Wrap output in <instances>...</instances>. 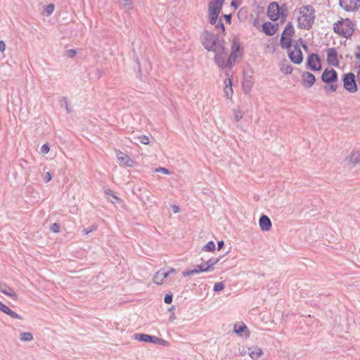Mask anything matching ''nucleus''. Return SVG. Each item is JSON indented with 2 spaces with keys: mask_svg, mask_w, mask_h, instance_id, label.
<instances>
[{
  "mask_svg": "<svg viewBox=\"0 0 360 360\" xmlns=\"http://www.w3.org/2000/svg\"><path fill=\"white\" fill-rule=\"evenodd\" d=\"M301 17L297 19L298 27L301 29L310 30L315 20V10L311 5L303 6L300 9Z\"/></svg>",
  "mask_w": 360,
  "mask_h": 360,
  "instance_id": "obj_1",
  "label": "nucleus"
},
{
  "mask_svg": "<svg viewBox=\"0 0 360 360\" xmlns=\"http://www.w3.org/2000/svg\"><path fill=\"white\" fill-rule=\"evenodd\" d=\"M219 34H214L212 32L205 30L202 34V41L204 48L208 51L216 50V46L219 44Z\"/></svg>",
  "mask_w": 360,
  "mask_h": 360,
  "instance_id": "obj_2",
  "label": "nucleus"
},
{
  "mask_svg": "<svg viewBox=\"0 0 360 360\" xmlns=\"http://www.w3.org/2000/svg\"><path fill=\"white\" fill-rule=\"evenodd\" d=\"M133 339L139 342L153 343L158 345L169 347V342L165 340L160 338L155 335H151L145 333H135L133 335Z\"/></svg>",
  "mask_w": 360,
  "mask_h": 360,
  "instance_id": "obj_3",
  "label": "nucleus"
},
{
  "mask_svg": "<svg viewBox=\"0 0 360 360\" xmlns=\"http://www.w3.org/2000/svg\"><path fill=\"white\" fill-rule=\"evenodd\" d=\"M354 31V24L349 19H343L341 18L340 20H339V35H342L345 38H348L352 35Z\"/></svg>",
  "mask_w": 360,
  "mask_h": 360,
  "instance_id": "obj_4",
  "label": "nucleus"
},
{
  "mask_svg": "<svg viewBox=\"0 0 360 360\" xmlns=\"http://www.w3.org/2000/svg\"><path fill=\"white\" fill-rule=\"evenodd\" d=\"M280 11V6L278 3L276 1H272L268 6L266 15L272 21H276L281 19V22H283L285 21V19H283V15Z\"/></svg>",
  "mask_w": 360,
  "mask_h": 360,
  "instance_id": "obj_5",
  "label": "nucleus"
},
{
  "mask_svg": "<svg viewBox=\"0 0 360 360\" xmlns=\"http://www.w3.org/2000/svg\"><path fill=\"white\" fill-rule=\"evenodd\" d=\"M306 68L314 72L320 71L322 69L321 59L318 53H312L308 55Z\"/></svg>",
  "mask_w": 360,
  "mask_h": 360,
  "instance_id": "obj_6",
  "label": "nucleus"
},
{
  "mask_svg": "<svg viewBox=\"0 0 360 360\" xmlns=\"http://www.w3.org/2000/svg\"><path fill=\"white\" fill-rule=\"evenodd\" d=\"M214 61L222 70L226 68L231 69L234 66V63L229 56H222L219 52L215 53Z\"/></svg>",
  "mask_w": 360,
  "mask_h": 360,
  "instance_id": "obj_7",
  "label": "nucleus"
},
{
  "mask_svg": "<svg viewBox=\"0 0 360 360\" xmlns=\"http://www.w3.org/2000/svg\"><path fill=\"white\" fill-rule=\"evenodd\" d=\"M343 84L345 89L350 93H355L357 91L355 75L352 72L346 74L344 76Z\"/></svg>",
  "mask_w": 360,
  "mask_h": 360,
  "instance_id": "obj_8",
  "label": "nucleus"
},
{
  "mask_svg": "<svg viewBox=\"0 0 360 360\" xmlns=\"http://www.w3.org/2000/svg\"><path fill=\"white\" fill-rule=\"evenodd\" d=\"M288 55L290 61L295 65H300L303 61V54L297 44L294 45V50H288Z\"/></svg>",
  "mask_w": 360,
  "mask_h": 360,
  "instance_id": "obj_9",
  "label": "nucleus"
},
{
  "mask_svg": "<svg viewBox=\"0 0 360 360\" xmlns=\"http://www.w3.org/2000/svg\"><path fill=\"white\" fill-rule=\"evenodd\" d=\"M321 80L323 82L329 84L338 80V72L333 68H326L321 75Z\"/></svg>",
  "mask_w": 360,
  "mask_h": 360,
  "instance_id": "obj_10",
  "label": "nucleus"
},
{
  "mask_svg": "<svg viewBox=\"0 0 360 360\" xmlns=\"http://www.w3.org/2000/svg\"><path fill=\"white\" fill-rule=\"evenodd\" d=\"M339 6L346 11H353L360 6V0H339Z\"/></svg>",
  "mask_w": 360,
  "mask_h": 360,
  "instance_id": "obj_11",
  "label": "nucleus"
},
{
  "mask_svg": "<svg viewBox=\"0 0 360 360\" xmlns=\"http://www.w3.org/2000/svg\"><path fill=\"white\" fill-rule=\"evenodd\" d=\"M278 23H272L271 22H264L262 25V31L267 36L274 35L278 30Z\"/></svg>",
  "mask_w": 360,
  "mask_h": 360,
  "instance_id": "obj_12",
  "label": "nucleus"
},
{
  "mask_svg": "<svg viewBox=\"0 0 360 360\" xmlns=\"http://www.w3.org/2000/svg\"><path fill=\"white\" fill-rule=\"evenodd\" d=\"M301 77V84L305 88L311 87L316 82L315 75L309 72H303Z\"/></svg>",
  "mask_w": 360,
  "mask_h": 360,
  "instance_id": "obj_13",
  "label": "nucleus"
},
{
  "mask_svg": "<svg viewBox=\"0 0 360 360\" xmlns=\"http://www.w3.org/2000/svg\"><path fill=\"white\" fill-rule=\"evenodd\" d=\"M241 49L239 40L237 38H234L231 44V53L229 56L233 63H236V59L239 57V52Z\"/></svg>",
  "mask_w": 360,
  "mask_h": 360,
  "instance_id": "obj_14",
  "label": "nucleus"
},
{
  "mask_svg": "<svg viewBox=\"0 0 360 360\" xmlns=\"http://www.w3.org/2000/svg\"><path fill=\"white\" fill-rule=\"evenodd\" d=\"M327 63L333 66L338 67V51L335 48L326 49Z\"/></svg>",
  "mask_w": 360,
  "mask_h": 360,
  "instance_id": "obj_15",
  "label": "nucleus"
},
{
  "mask_svg": "<svg viewBox=\"0 0 360 360\" xmlns=\"http://www.w3.org/2000/svg\"><path fill=\"white\" fill-rule=\"evenodd\" d=\"M259 227L263 231H268L271 229V221L267 215L262 214L259 219Z\"/></svg>",
  "mask_w": 360,
  "mask_h": 360,
  "instance_id": "obj_16",
  "label": "nucleus"
},
{
  "mask_svg": "<svg viewBox=\"0 0 360 360\" xmlns=\"http://www.w3.org/2000/svg\"><path fill=\"white\" fill-rule=\"evenodd\" d=\"M210 270L206 269V264H198L195 269L183 271V276L186 277L188 276L194 275L200 272H208Z\"/></svg>",
  "mask_w": 360,
  "mask_h": 360,
  "instance_id": "obj_17",
  "label": "nucleus"
},
{
  "mask_svg": "<svg viewBox=\"0 0 360 360\" xmlns=\"http://www.w3.org/2000/svg\"><path fill=\"white\" fill-rule=\"evenodd\" d=\"M117 159L119 161H120L124 165L129 167H133L136 164L135 161H134L131 158H129V155L124 154L120 151L117 154Z\"/></svg>",
  "mask_w": 360,
  "mask_h": 360,
  "instance_id": "obj_18",
  "label": "nucleus"
},
{
  "mask_svg": "<svg viewBox=\"0 0 360 360\" xmlns=\"http://www.w3.org/2000/svg\"><path fill=\"white\" fill-rule=\"evenodd\" d=\"M248 354L253 360H257L263 354V351L258 346H252L248 348Z\"/></svg>",
  "mask_w": 360,
  "mask_h": 360,
  "instance_id": "obj_19",
  "label": "nucleus"
},
{
  "mask_svg": "<svg viewBox=\"0 0 360 360\" xmlns=\"http://www.w3.org/2000/svg\"><path fill=\"white\" fill-rule=\"evenodd\" d=\"M0 292L9 297L13 300L17 301L18 300V295L13 291V290L6 285H0Z\"/></svg>",
  "mask_w": 360,
  "mask_h": 360,
  "instance_id": "obj_20",
  "label": "nucleus"
},
{
  "mask_svg": "<svg viewBox=\"0 0 360 360\" xmlns=\"http://www.w3.org/2000/svg\"><path fill=\"white\" fill-rule=\"evenodd\" d=\"M133 59L136 65V66L134 67V71L136 72V76L137 78L141 79L142 74H141V63H140L139 57L134 49H133Z\"/></svg>",
  "mask_w": 360,
  "mask_h": 360,
  "instance_id": "obj_21",
  "label": "nucleus"
},
{
  "mask_svg": "<svg viewBox=\"0 0 360 360\" xmlns=\"http://www.w3.org/2000/svg\"><path fill=\"white\" fill-rule=\"evenodd\" d=\"M225 0H210L208 3V9H215L221 11Z\"/></svg>",
  "mask_w": 360,
  "mask_h": 360,
  "instance_id": "obj_22",
  "label": "nucleus"
},
{
  "mask_svg": "<svg viewBox=\"0 0 360 360\" xmlns=\"http://www.w3.org/2000/svg\"><path fill=\"white\" fill-rule=\"evenodd\" d=\"M220 13L221 11L215 9H208L209 22L211 25H214L217 23Z\"/></svg>",
  "mask_w": 360,
  "mask_h": 360,
  "instance_id": "obj_23",
  "label": "nucleus"
},
{
  "mask_svg": "<svg viewBox=\"0 0 360 360\" xmlns=\"http://www.w3.org/2000/svg\"><path fill=\"white\" fill-rule=\"evenodd\" d=\"M360 162V151L354 152L349 158L345 160L347 165H356Z\"/></svg>",
  "mask_w": 360,
  "mask_h": 360,
  "instance_id": "obj_24",
  "label": "nucleus"
},
{
  "mask_svg": "<svg viewBox=\"0 0 360 360\" xmlns=\"http://www.w3.org/2000/svg\"><path fill=\"white\" fill-rule=\"evenodd\" d=\"M245 331L248 332V328L243 322L236 323L233 326V332L239 336H243V333Z\"/></svg>",
  "mask_w": 360,
  "mask_h": 360,
  "instance_id": "obj_25",
  "label": "nucleus"
},
{
  "mask_svg": "<svg viewBox=\"0 0 360 360\" xmlns=\"http://www.w3.org/2000/svg\"><path fill=\"white\" fill-rule=\"evenodd\" d=\"M295 34L293 25L291 22H288L282 32L281 36L292 37Z\"/></svg>",
  "mask_w": 360,
  "mask_h": 360,
  "instance_id": "obj_26",
  "label": "nucleus"
},
{
  "mask_svg": "<svg viewBox=\"0 0 360 360\" xmlns=\"http://www.w3.org/2000/svg\"><path fill=\"white\" fill-rule=\"evenodd\" d=\"M292 37L281 36L280 44L283 49L290 50V49L292 46Z\"/></svg>",
  "mask_w": 360,
  "mask_h": 360,
  "instance_id": "obj_27",
  "label": "nucleus"
},
{
  "mask_svg": "<svg viewBox=\"0 0 360 360\" xmlns=\"http://www.w3.org/2000/svg\"><path fill=\"white\" fill-rule=\"evenodd\" d=\"M224 40L221 39L219 41V44H217L216 46V50L213 51L214 53H221L222 56H228V52L226 51V49H225L224 46Z\"/></svg>",
  "mask_w": 360,
  "mask_h": 360,
  "instance_id": "obj_28",
  "label": "nucleus"
},
{
  "mask_svg": "<svg viewBox=\"0 0 360 360\" xmlns=\"http://www.w3.org/2000/svg\"><path fill=\"white\" fill-rule=\"evenodd\" d=\"M221 257H217V258H214V257L210 258L206 262V269L207 270H210V271H212L214 269L213 266L215 265L216 264H217L219 262Z\"/></svg>",
  "mask_w": 360,
  "mask_h": 360,
  "instance_id": "obj_29",
  "label": "nucleus"
},
{
  "mask_svg": "<svg viewBox=\"0 0 360 360\" xmlns=\"http://www.w3.org/2000/svg\"><path fill=\"white\" fill-rule=\"evenodd\" d=\"M20 340L22 342H29L33 340V335L30 332H22L20 334Z\"/></svg>",
  "mask_w": 360,
  "mask_h": 360,
  "instance_id": "obj_30",
  "label": "nucleus"
},
{
  "mask_svg": "<svg viewBox=\"0 0 360 360\" xmlns=\"http://www.w3.org/2000/svg\"><path fill=\"white\" fill-rule=\"evenodd\" d=\"M214 25H215V28L217 30H220V32L219 34L220 35V34H221L222 37H224L226 35V32L225 26H224V23L222 22L221 20L220 19L219 20H218Z\"/></svg>",
  "mask_w": 360,
  "mask_h": 360,
  "instance_id": "obj_31",
  "label": "nucleus"
},
{
  "mask_svg": "<svg viewBox=\"0 0 360 360\" xmlns=\"http://www.w3.org/2000/svg\"><path fill=\"white\" fill-rule=\"evenodd\" d=\"M293 68L290 64H282L280 67V70L283 74L288 75L292 72Z\"/></svg>",
  "mask_w": 360,
  "mask_h": 360,
  "instance_id": "obj_32",
  "label": "nucleus"
},
{
  "mask_svg": "<svg viewBox=\"0 0 360 360\" xmlns=\"http://www.w3.org/2000/svg\"><path fill=\"white\" fill-rule=\"evenodd\" d=\"M242 86L244 93L248 94L252 87V83L250 80L246 79L243 82Z\"/></svg>",
  "mask_w": 360,
  "mask_h": 360,
  "instance_id": "obj_33",
  "label": "nucleus"
},
{
  "mask_svg": "<svg viewBox=\"0 0 360 360\" xmlns=\"http://www.w3.org/2000/svg\"><path fill=\"white\" fill-rule=\"evenodd\" d=\"M215 243L213 241H209L202 247V250L205 252H213L215 250Z\"/></svg>",
  "mask_w": 360,
  "mask_h": 360,
  "instance_id": "obj_34",
  "label": "nucleus"
},
{
  "mask_svg": "<svg viewBox=\"0 0 360 360\" xmlns=\"http://www.w3.org/2000/svg\"><path fill=\"white\" fill-rule=\"evenodd\" d=\"M153 282L157 285H162L164 283V280L162 278V272L159 270L153 276Z\"/></svg>",
  "mask_w": 360,
  "mask_h": 360,
  "instance_id": "obj_35",
  "label": "nucleus"
},
{
  "mask_svg": "<svg viewBox=\"0 0 360 360\" xmlns=\"http://www.w3.org/2000/svg\"><path fill=\"white\" fill-rule=\"evenodd\" d=\"M54 8H55V6L53 4H49L46 6H44V12L45 13V14L47 15V16H49L51 15L53 11H54Z\"/></svg>",
  "mask_w": 360,
  "mask_h": 360,
  "instance_id": "obj_36",
  "label": "nucleus"
},
{
  "mask_svg": "<svg viewBox=\"0 0 360 360\" xmlns=\"http://www.w3.org/2000/svg\"><path fill=\"white\" fill-rule=\"evenodd\" d=\"M224 288H225V284L223 281L217 282L214 285L213 291L215 292H219V291L224 290Z\"/></svg>",
  "mask_w": 360,
  "mask_h": 360,
  "instance_id": "obj_37",
  "label": "nucleus"
},
{
  "mask_svg": "<svg viewBox=\"0 0 360 360\" xmlns=\"http://www.w3.org/2000/svg\"><path fill=\"white\" fill-rule=\"evenodd\" d=\"M280 10L283 15V19L285 20L288 14V8L287 4L284 3L280 6Z\"/></svg>",
  "mask_w": 360,
  "mask_h": 360,
  "instance_id": "obj_38",
  "label": "nucleus"
},
{
  "mask_svg": "<svg viewBox=\"0 0 360 360\" xmlns=\"http://www.w3.org/2000/svg\"><path fill=\"white\" fill-rule=\"evenodd\" d=\"M233 115H234L235 120L237 122H238V121H240L243 118V112L240 109H235L233 110Z\"/></svg>",
  "mask_w": 360,
  "mask_h": 360,
  "instance_id": "obj_39",
  "label": "nucleus"
},
{
  "mask_svg": "<svg viewBox=\"0 0 360 360\" xmlns=\"http://www.w3.org/2000/svg\"><path fill=\"white\" fill-rule=\"evenodd\" d=\"M337 89H338V85L333 84V83H329L328 85L325 86L326 91H329V92L335 91L337 90Z\"/></svg>",
  "mask_w": 360,
  "mask_h": 360,
  "instance_id": "obj_40",
  "label": "nucleus"
},
{
  "mask_svg": "<svg viewBox=\"0 0 360 360\" xmlns=\"http://www.w3.org/2000/svg\"><path fill=\"white\" fill-rule=\"evenodd\" d=\"M62 101H63V103H61V106L62 107L64 106L65 108L68 113H70L71 112V110L69 108V103H68V98L66 97H63Z\"/></svg>",
  "mask_w": 360,
  "mask_h": 360,
  "instance_id": "obj_41",
  "label": "nucleus"
},
{
  "mask_svg": "<svg viewBox=\"0 0 360 360\" xmlns=\"http://www.w3.org/2000/svg\"><path fill=\"white\" fill-rule=\"evenodd\" d=\"M51 231L53 233H59L60 229V226L58 223H53L50 228Z\"/></svg>",
  "mask_w": 360,
  "mask_h": 360,
  "instance_id": "obj_42",
  "label": "nucleus"
},
{
  "mask_svg": "<svg viewBox=\"0 0 360 360\" xmlns=\"http://www.w3.org/2000/svg\"><path fill=\"white\" fill-rule=\"evenodd\" d=\"M50 151V145L49 143H44L41 148V152L43 154H47Z\"/></svg>",
  "mask_w": 360,
  "mask_h": 360,
  "instance_id": "obj_43",
  "label": "nucleus"
},
{
  "mask_svg": "<svg viewBox=\"0 0 360 360\" xmlns=\"http://www.w3.org/2000/svg\"><path fill=\"white\" fill-rule=\"evenodd\" d=\"M173 300V295L172 293H167L164 297V302L166 304H171Z\"/></svg>",
  "mask_w": 360,
  "mask_h": 360,
  "instance_id": "obj_44",
  "label": "nucleus"
},
{
  "mask_svg": "<svg viewBox=\"0 0 360 360\" xmlns=\"http://www.w3.org/2000/svg\"><path fill=\"white\" fill-rule=\"evenodd\" d=\"M7 315L10 316L13 319H22L21 316L11 309L8 310Z\"/></svg>",
  "mask_w": 360,
  "mask_h": 360,
  "instance_id": "obj_45",
  "label": "nucleus"
},
{
  "mask_svg": "<svg viewBox=\"0 0 360 360\" xmlns=\"http://www.w3.org/2000/svg\"><path fill=\"white\" fill-rule=\"evenodd\" d=\"M139 139L140 140V142L143 144L147 145L149 144V137L146 135H142L139 137Z\"/></svg>",
  "mask_w": 360,
  "mask_h": 360,
  "instance_id": "obj_46",
  "label": "nucleus"
},
{
  "mask_svg": "<svg viewBox=\"0 0 360 360\" xmlns=\"http://www.w3.org/2000/svg\"><path fill=\"white\" fill-rule=\"evenodd\" d=\"M174 307H175L174 306H172L168 309V311H169L171 313L169 318V321H170V322L174 321V320L176 319L174 313L173 312Z\"/></svg>",
  "mask_w": 360,
  "mask_h": 360,
  "instance_id": "obj_47",
  "label": "nucleus"
},
{
  "mask_svg": "<svg viewBox=\"0 0 360 360\" xmlns=\"http://www.w3.org/2000/svg\"><path fill=\"white\" fill-rule=\"evenodd\" d=\"M77 54V51L75 49H69L66 51V56L68 58H73Z\"/></svg>",
  "mask_w": 360,
  "mask_h": 360,
  "instance_id": "obj_48",
  "label": "nucleus"
},
{
  "mask_svg": "<svg viewBox=\"0 0 360 360\" xmlns=\"http://www.w3.org/2000/svg\"><path fill=\"white\" fill-rule=\"evenodd\" d=\"M9 309L10 308L8 306L0 302V311L6 314Z\"/></svg>",
  "mask_w": 360,
  "mask_h": 360,
  "instance_id": "obj_49",
  "label": "nucleus"
},
{
  "mask_svg": "<svg viewBox=\"0 0 360 360\" xmlns=\"http://www.w3.org/2000/svg\"><path fill=\"white\" fill-rule=\"evenodd\" d=\"M155 171L158 172H162V173H163L165 174H170V172H169V170L168 169L165 168V167H161L157 168Z\"/></svg>",
  "mask_w": 360,
  "mask_h": 360,
  "instance_id": "obj_50",
  "label": "nucleus"
},
{
  "mask_svg": "<svg viewBox=\"0 0 360 360\" xmlns=\"http://www.w3.org/2000/svg\"><path fill=\"white\" fill-rule=\"evenodd\" d=\"M222 17L224 18L227 24L231 23L232 15L231 14H224Z\"/></svg>",
  "mask_w": 360,
  "mask_h": 360,
  "instance_id": "obj_51",
  "label": "nucleus"
},
{
  "mask_svg": "<svg viewBox=\"0 0 360 360\" xmlns=\"http://www.w3.org/2000/svg\"><path fill=\"white\" fill-rule=\"evenodd\" d=\"M240 2V0H232L231 2V6L233 7L235 9H237Z\"/></svg>",
  "mask_w": 360,
  "mask_h": 360,
  "instance_id": "obj_52",
  "label": "nucleus"
},
{
  "mask_svg": "<svg viewBox=\"0 0 360 360\" xmlns=\"http://www.w3.org/2000/svg\"><path fill=\"white\" fill-rule=\"evenodd\" d=\"M52 179V174L50 172H46L45 175L44 176V180L45 182H49Z\"/></svg>",
  "mask_w": 360,
  "mask_h": 360,
  "instance_id": "obj_53",
  "label": "nucleus"
},
{
  "mask_svg": "<svg viewBox=\"0 0 360 360\" xmlns=\"http://www.w3.org/2000/svg\"><path fill=\"white\" fill-rule=\"evenodd\" d=\"M160 271V272H162V278L164 281L170 275L169 272L165 271L164 269H161Z\"/></svg>",
  "mask_w": 360,
  "mask_h": 360,
  "instance_id": "obj_54",
  "label": "nucleus"
},
{
  "mask_svg": "<svg viewBox=\"0 0 360 360\" xmlns=\"http://www.w3.org/2000/svg\"><path fill=\"white\" fill-rule=\"evenodd\" d=\"M111 198H112L110 199V200L112 203L119 202L120 201V199L117 195H115V194L112 195Z\"/></svg>",
  "mask_w": 360,
  "mask_h": 360,
  "instance_id": "obj_55",
  "label": "nucleus"
},
{
  "mask_svg": "<svg viewBox=\"0 0 360 360\" xmlns=\"http://www.w3.org/2000/svg\"><path fill=\"white\" fill-rule=\"evenodd\" d=\"M172 212L175 214L179 213L180 212V208L178 205H172Z\"/></svg>",
  "mask_w": 360,
  "mask_h": 360,
  "instance_id": "obj_56",
  "label": "nucleus"
},
{
  "mask_svg": "<svg viewBox=\"0 0 360 360\" xmlns=\"http://www.w3.org/2000/svg\"><path fill=\"white\" fill-rule=\"evenodd\" d=\"M298 41H300L302 48L307 51L308 50L307 44L302 40V38H300Z\"/></svg>",
  "mask_w": 360,
  "mask_h": 360,
  "instance_id": "obj_57",
  "label": "nucleus"
},
{
  "mask_svg": "<svg viewBox=\"0 0 360 360\" xmlns=\"http://www.w3.org/2000/svg\"><path fill=\"white\" fill-rule=\"evenodd\" d=\"M6 49V44L3 40L0 41V51L4 52Z\"/></svg>",
  "mask_w": 360,
  "mask_h": 360,
  "instance_id": "obj_58",
  "label": "nucleus"
},
{
  "mask_svg": "<svg viewBox=\"0 0 360 360\" xmlns=\"http://www.w3.org/2000/svg\"><path fill=\"white\" fill-rule=\"evenodd\" d=\"M224 245V240H220L217 242V250H220Z\"/></svg>",
  "mask_w": 360,
  "mask_h": 360,
  "instance_id": "obj_59",
  "label": "nucleus"
},
{
  "mask_svg": "<svg viewBox=\"0 0 360 360\" xmlns=\"http://www.w3.org/2000/svg\"><path fill=\"white\" fill-rule=\"evenodd\" d=\"M96 228L94 227L93 229H84L82 230V233L84 234V235H87L88 233H89L90 232H91L92 231L95 230Z\"/></svg>",
  "mask_w": 360,
  "mask_h": 360,
  "instance_id": "obj_60",
  "label": "nucleus"
},
{
  "mask_svg": "<svg viewBox=\"0 0 360 360\" xmlns=\"http://www.w3.org/2000/svg\"><path fill=\"white\" fill-rule=\"evenodd\" d=\"M239 352L240 354V356H245L246 354H248V351L245 349V347H243L242 349L240 348Z\"/></svg>",
  "mask_w": 360,
  "mask_h": 360,
  "instance_id": "obj_61",
  "label": "nucleus"
},
{
  "mask_svg": "<svg viewBox=\"0 0 360 360\" xmlns=\"http://www.w3.org/2000/svg\"><path fill=\"white\" fill-rule=\"evenodd\" d=\"M105 193L108 195V196H110L112 197V195H114L115 193H113V191L110 189H106L105 191Z\"/></svg>",
  "mask_w": 360,
  "mask_h": 360,
  "instance_id": "obj_62",
  "label": "nucleus"
},
{
  "mask_svg": "<svg viewBox=\"0 0 360 360\" xmlns=\"http://www.w3.org/2000/svg\"><path fill=\"white\" fill-rule=\"evenodd\" d=\"M333 28L334 32L338 34V21L333 23Z\"/></svg>",
  "mask_w": 360,
  "mask_h": 360,
  "instance_id": "obj_63",
  "label": "nucleus"
},
{
  "mask_svg": "<svg viewBox=\"0 0 360 360\" xmlns=\"http://www.w3.org/2000/svg\"><path fill=\"white\" fill-rule=\"evenodd\" d=\"M103 74V71L100 69L96 70V76L98 78H100Z\"/></svg>",
  "mask_w": 360,
  "mask_h": 360,
  "instance_id": "obj_64",
  "label": "nucleus"
}]
</instances>
